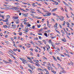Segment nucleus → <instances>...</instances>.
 I'll list each match as a JSON object with an SVG mask.
<instances>
[{"instance_id":"60","label":"nucleus","mask_w":74,"mask_h":74,"mask_svg":"<svg viewBox=\"0 0 74 74\" xmlns=\"http://www.w3.org/2000/svg\"><path fill=\"white\" fill-rule=\"evenodd\" d=\"M52 47H53V48H55V46H53V45L52 46Z\"/></svg>"},{"instance_id":"9","label":"nucleus","mask_w":74,"mask_h":74,"mask_svg":"<svg viewBox=\"0 0 74 74\" xmlns=\"http://www.w3.org/2000/svg\"><path fill=\"white\" fill-rule=\"evenodd\" d=\"M35 64L37 66H38V67H39V66H40V64H38V63H35Z\"/></svg>"},{"instance_id":"54","label":"nucleus","mask_w":74,"mask_h":74,"mask_svg":"<svg viewBox=\"0 0 74 74\" xmlns=\"http://www.w3.org/2000/svg\"><path fill=\"white\" fill-rule=\"evenodd\" d=\"M42 15H43V16H44L45 17V16H47V15H46V14H45V15L43 14H42Z\"/></svg>"},{"instance_id":"14","label":"nucleus","mask_w":74,"mask_h":74,"mask_svg":"<svg viewBox=\"0 0 74 74\" xmlns=\"http://www.w3.org/2000/svg\"><path fill=\"white\" fill-rule=\"evenodd\" d=\"M54 3H55V4L56 5H58V4H59V3L57 2H56V1H55Z\"/></svg>"},{"instance_id":"55","label":"nucleus","mask_w":74,"mask_h":74,"mask_svg":"<svg viewBox=\"0 0 74 74\" xmlns=\"http://www.w3.org/2000/svg\"><path fill=\"white\" fill-rule=\"evenodd\" d=\"M14 39H17V38L16 36H14Z\"/></svg>"},{"instance_id":"59","label":"nucleus","mask_w":74,"mask_h":74,"mask_svg":"<svg viewBox=\"0 0 74 74\" xmlns=\"http://www.w3.org/2000/svg\"><path fill=\"white\" fill-rule=\"evenodd\" d=\"M39 39H40V40H41V38H42L41 37L39 36Z\"/></svg>"},{"instance_id":"1","label":"nucleus","mask_w":74,"mask_h":74,"mask_svg":"<svg viewBox=\"0 0 74 74\" xmlns=\"http://www.w3.org/2000/svg\"><path fill=\"white\" fill-rule=\"evenodd\" d=\"M64 19V17H63V16H60V17L59 18V19L60 20V21H63V20Z\"/></svg>"},{"instance_id":"44","label":"nucleus","mask_w":74,"mask_h":74,"mask_svg":"<svg viewBox=\"0 0 74 74\" xmlns=\"http://www.w3.org/2000/svg\"><path fill=\"white\" fill-rule=\"evenodd\" d=\"M30 62V63H32V64H34V62L33 61H32V60H31Z\"/></svg>"},{"instance_id":"38","label":"nucleus","mask_w":74,"mask_h":74,"mask_svg":"<svg viewBox=\"0 0 74 74\" xmlns=\"http://www.w3.org/2000/svg\"><path fill=\"white\" fill-rule=\"evenodd\" d=\"M5 43H8L9 42L7 40H5Z\"/></svg>"},{"instance_id":"43","label":"nucleus","mask_w":74,"mask_h":74,"mask_svg":"<svg viewBox=\"0 0 74 74\" xmlns=\"http://www.w3.org/2000/svg\"><path fill=\"white\" fill-rule=\"evenodd\" d=\"M34 28H35V26H33L32 27V29H34Z\"/></svg>"},{"instance_id":"47","label":"nucleus","mask_w":74,"mask_h":74,"mask_svg":"<svg viewBox=\"0 0 74 74\" xmlns=\"http://www.w3.org/2000/svg\"><path fill=\"white\" fill-rule=\"evenodd\" d=\"M44 20H45V19H44V18L42 19V22H43V21H44Z\"/></svg>"},{"instance_id":"62","label":"nucleus","mask_w":74,"mask_h":74,"mask_svg":"<svg viewBox=\"0 0 74 74\" xmlns=\"http://www.w3.org/2000/svg\"><path fill=\"white\" fill-rule=\"evenodd\" d=\"M57 65L59 67H60V65L59 64H57Z\"/></svg>"},{"instance_id":"50","label":"nucleus","mask_w":74,"mask_h":74,"mask_svg":"<svg viewBox=\"0 0 74 74\" xmlns=\"http://www.w3.org/2000/svg\"><path fill=\"white\" fill-rule=\"evenodd\" d=\"M21 40H22V41H23L24 40V39H23L22 38H21Z\"/></svg>"},{"instance_id":"15","label":"nucleus","mask_w":74,"mask_h":74,"mask_svg":"<svg viewBox=\"0 0 74 74\" xmlns=\"http://www.w3.org/2000/svg\"><path fill=\"white\" fill-rule=\"evenodd\" d=\"M22 14L24 16H25V17H27V15H26L25 14L23 13H22Z\"/></svg>"},{"instance_id":"28","label":"nucleus","mask_w":74,"mask_h":74,"mask_svg":"<svg viewBox=\"0 0 74 74\" xmlns=\"http://www.w3.org/2000/svg\"><path fill=\"white\" fill-rule=\"evenodd\" d=\"M54 27H55V29H58L57 26H55V25H54Z\"/></svg>"},{"instance_id":"16","label":"nucleus","mask_w":74,"mask_h":74,"mask_svg":"<svg viewBox=\"0 0 74 74\" xmlns=\"http://www.w3.org/2000/svg\"><path fill=\"white\" fill-rule=\"evenodd\" d=\"M51 43H52V40L50 39L49 41V44H51Z\"/></svg>"},{"instance_id":"26","label":"nucleus","mask_w":74,"mask_h":74,"mask_svg":"<svg viewBox=\"0 0 74 74\" xmlns=\"http://www.w3.org/2000/svg\"><path fill=\"white\" fill-rule=\"evenodd\" d=\"M22 62H25V63H26V61L24 59V60H23V61Z\"/></svg>"},{"instance_id":"33","label":"nucleus","mask_w":74,"mask_h":74,"mask_svg":"<svg viewBox=\"0 0 74 74\" xmlns=\"http://www.w3.org/2000/svg\"><path fill=\"white\" fill-rule=\"evenodd\" d=\"M5 22H8V18H7L5 20Z\"/></svg>"},{"instance_id":"10","label":"nucleus","mask_w":74,"mask_h":74,"mask_svg":"<svg viewBox=\"0 0 74 74\" xmlns=\"http://www.w3.org/2000/svg\"><path fill=\"white\" fill-rule=\"evenodd\" d=\"M28 66L29 67H30V68L31 69H33V68L32 66H31L30 65V64H28Z\"/></svg>"},{"instance_id":"27","label":"nucleus","mask_w":74,"mask_h":74,"mask_svg":"<svg viewBox=\"0 0 74 74\" xmlns=\"http://www.w3.org/2000/svg\"><path fill=\"white\" fill-rule=\"evenodd\" d=\"M22 34V32H20L19 33V34L20 36H21Z\"/></svg>"},{"instance_id":"42","label":"nucleus","mask_w":74,"mask_h":74,"mask_svg":"<svg viewBox=\"0 0 74 74\" xmlns=\"http://www.w3.org/2000/svg\"><path fill=\"white\" fill-rule=\"evenodd\" d=\"M25 29H26V30L27 31L28 30V27H25Z\"/></svg>"},{"instance_id":"19","label":"nucleus","mask_w":74,"mask_h":74,"mask_svg":"<svg viewBox=\"0 0 74 74\" xmlns=\"http://www.w3.org/2000/svg\"><path fill=\"white\" fill-rule=\"evenodd\" d=\"M30 14L31 15V16H33V17L34 18V14Z\"/></svg>"},{"instance_id":"53","label":"nucleus","mask_w":74,"mask_h":74,"mask_svg":"<svg viewBox=\"0 0 74 74\" xmlns=\"http://www.w3.org/2000/svg\"><path fill=\"white\" fill-rule=\"evenodd\" d=\"M49 53L51 54V55H52V53L51 51H49Z\"/></svg>"},{"instance_id":"39","label":"nucleus","mask_w":74,"mask_h":74,"mask_svg":"<svg viewBox=\"0 0 74 74\" xmlns=\"http://www.w3.org/2000/svg\"><path fill=\"white\" fill-rule=\"evenodd\" d=\"M0 13H1V14H3V13H4V12L3 11H0Z\"/></svg>"},{"instance_id":"7","label":"nucleus","mask_w":74,"mask_h":74,"mask_svg":"<svg viewBox=\"0 0 74 74\" xmlns=\"http://www.w3.org/2000/svg\"><path fill=\"white\" fill-rule=\"evenodd\" d=\"M61 73H66V71L64 70H63L61 71Z\"/></svg>"},{"instance_id":"23","label":"nucleus","mask_w":74,"mask_h":74,"mask_svg":"<svg viewBox=\"0 0 74 74\" xmlns=\"http://www.w3.org/2000/svg\"><path fill=\"white\" fill-rule=\"evenodd\" d=\"M16 25H14L13 27V29H15L16 28Z\"/></svg>"},{"instance_id":"31","label":"nucleus","mask_w":74,"mask_h":74,"mask_svg":"<svg viewBox=\"0 0 74 74\" xmlns=\"http://www.w3.org/2000/svg\"><path fill=\"white\" fill-rule=\"evenodd\" d=\"M34 39L35 40H38V39L37 38H34Z\"/></svg>"},{"instance_id":"13","label":"nucleus","mask_w":74,"mask_h":74,"mask_svg":"<svg viewBox=\"0 0 74 74\" xmlns=\"http://www.w3.org/2000/svg\"><path fill=\"white\" fill-rule=\"evenodd\" d=\"M55 30H56V31L57 32H58V33H59V34H60V32L59 31H58L56 29H55Z\"/></svg>"},{"instance_id":"32","label":"nucleus","mask_w":74,"mask_h":74,"mask_svg":"<svg viewBox=\"0 0 74 74\" xmlns=\"http://www.w3.org/2000/svg\"><path fill=\"white\" fill-rule=\"evenodd\" d=\"M38 35H40L41 36H42V34L41 33H38Z\"/></svg>"},{"instance_id":"34","label":"nucleus","mask_w":74,"mask_h":74,"mask_svg":"<svg viewBox=\"0 0 74 74\" xmlns=\"http://www.w3.org/2000/svg\"><path fill=\"white\" fill-rule=\"evenodd\" d=\"M20 58V59L21 60H22V62H23V60H24V59H23V58Z\"/></svg>"},{"instance_id":"52","label":"nucleus","mask_w":74,"mask_h":74,"mask_svg":"<svg viewBox=\"0 0 74 74\" xmlns=\"http://www.w3.org/2000/svg\"><path fill=\"white\" fill-rule=\"evenodd\" d=\"M8 61L9 62H11L12 61L11 60V59H10L8 60Z\"/></svg>"},{"instance_id":"3","label":"nucleus","mask_w":74,"mask_h":74,"mask_svg":"<svg viewBox=\"0 0 74 74\" xmlns=\"http://www.w3.org/2000/svg\"><path fill=\"white\" fill-rule=\"evenodd\" d=\"M61 40L63 42H66V40L65 38H64L63 39H62Z\"/></svg>"},{"instance_id":"11","label":"nucleus","mask_w":74,"mask_h":74,"mask_svg":"<svg viewBox=\"0 0 74 74\" xmlns=\"http://www.w3.org/2000/svg\"><path fill=\"white\" fill-rule=\"evenodd\" d=\"M57 59H58V60H59V61H60V62H62V60H61L60 59V58H59V57H57Z\"/></svg>"},{"instance_id":"46","label":"nucleus","mask_w":74,"mask_h":74,"mask_svg":"<svg viewBox=\"0 0 74 74\" xmlns=\"http://www.w3.org/2000/svg\"><path fill=\"white\" fill-rule=\"evenodd\" d=\"M36 63H38L39 61H38V60H36Z\"/></svg>"},{"instance_id":"12","label":"nucleus","mask_w":74,"mask_h":74,"mask_svg":"<svg viewBox=\"0 0 74 74\" xmlns=\"http://www.w3.org/2000/svg\"><path fill=\"white\" fill-rule=\"evenodd\" d=\"M38 70H40L42 71H44V70L40 69V68H38Z\"/></svg>"},{"instance_id":"22","label":"nucleus","mask_w":74,"mask_h":74,"mask_svg":"<svg viewBox=\"0 0 74 74\" xmlns=\"http://www.w3.org/2000/svg\"><path fill=\"white\" fill-rule=\"evenodd\" d=\"M7 18H8V19H9V18H10V16L9 15H7Z\"/></svg>"},{"instance_id":"64","label":"nucleus","mask_w":74,"mask_h":74,"mask_svg":"<svg viewBox=\"0 0 74 74\" xmlns=\"http://www.w3.org/2000/svg\"><path fill=\"white\" fill-rule=\"evenodd\" d=\"M43 49H44V51H45V47H43Z\"/></svg>"},{"instance_id":"35","label":"nucleus","mask_w":74,"mask_h":74,"mask_svg":"<svg viewBox=\"0 0 74 74\" xmlns=\"http://www.w3.org/2000/svg\"><path fill=\"white\" fill-rule=\"evenodd\" d=\"M65 5L66 6H68V7L69 6V4H67V3H66L65 4Z\"/></svg>"},{"instance_id":"41","label":"nucleus","mask_w":74,"mask_h":74,"mask_svg":"<svg viewBox=\"0 0 74 74\" xmlns=\"http://www.w3.org/2000/svg\"><path fill=\"white\" fill-rule=\"evenodd\" d=\"M66 23L68 25H70V24H69V22H66Z\"/></svg>"},{"instance_id":"58","label":"nucleus","mask_w":74,"mask_h":74,"mask_svg":"<svg viewBox=\"0 0 74 74\" xmlns=\"http://www.w3.org/2000/svg\"><path fill=\"white\" fill-rule=\"evenodd\" d=\"M51 1L52 2H54V3L55 2V1L53 0H51Z\"/></svg>"},{"instance_id":"2","label":"nucleus","mask_w":74,"mask_h":74,"mask_svg":"<svg viewBox=\"0 0 74 74\" xmlns=\"http://www.w3.org/2000/svg\"><path fill=\"white\" fill-rule=\"evenodd\" d=\"M51 15V13H48L46 14V15L47 16H50Z\"/></svg>"},{"instance_id":"40","label":"nucleus","mask_w":74,"mask_h":74,"mask_svg":"<svg viewBox=\"0 0 74 74\" xmlns=\"http://www.w3.org/2000/svg\"><path fill=\"white\" fill-rule=\"evenodd\" d=\"M65 23H66V22H65V21H64V23L62 24V25L63 26H64V25H65Z\"/></svg>"},{"instance_id":"25","label":"nucleus","mask_w":74,"mask_h":74,"mask_svg":"<svg viewBox=\"0 0 74 74\" xmlns=\"http://www.w3.org/2000/svg\"><path fill=\"white\" fill-rule=\"evenodd\" d=\"M53 58L54 60H56V61H57V59H56V58H55V57L54 56H53Z\"/></svg>"},{"instance_id":"24","label":"nucleus","mask_w":74,"mask_h":74,"mask_svg":"<svg viewBox=\"0 0 74 74\" xmlns=\"http://www.w3.org/2000/svg\"><path fill=\"white\" fill-rule=\"evenodd\" d=\"M47 69H48V70H51V68L49 66H47Z\"/></svg>"},{"instance_id":"51","label":"nucleus","mask_w":74,"mask_h":74,"mask_svg":"<svg viewBox=\"0 0 74 74\" xmlns=\"http://www.w3.org/2000/svg\"><path fill=\"white\" fill-rule=\"evenodd\" d=\"M28 59H29V60H32V59H31V58H30V57H28Z\"/></svg>"},{"instance_id":"45","label":"nucleus","mask_w":74,"mask_h":74,"mask_svg":"<svg viewBox=\"0 0 74 74\" xmlns=\"http://www.w3.org/2000/svg\"><path fill=\"white\" fill-rule=\"evenodd\" d=\"M52 73H54V74H56V71H54Z\"/></svg>"},{"instance_id":"6","label":"nucleus","mask_w":74,"mask_h":74,"mask_svg":"<svg viewBox=\"0 0 74 74\" xmlns=\"http://www.w3.org/2000/svg\"><path fill=\"white\" fill-rule=\"evenodd\" d=\"M13 18L14 19H18V16H13Z\"/></svg>"},{"instance_id":"30","label":"nucleus","mask_w":74,"mask_h":74,"mask_svg":"<svg viewBox=\"0 0 74 74\" xmlns=\"http://www.w3.org/2000/svg\"><path fill=\"white\" fill-rule=\"evenodd\" d=\"M31 45L29 43H27L26 45Z\"/></svg>"},{"instance_id":"18","label":"nucleus","mask_w":74,"mask_h":74,"mask_svg":"<svg viewBox=\"0 0 74 74\" xmlns=\"http://www.w3.org/2000/svg\"><path fill=\"white\" fill-rule=\"evenodd\" d=\"M3 61L5 63H8V62L7 61H4V60H3Z\"/></svg>"},{"instance_id":"36","label":"nucleus","mask_w":74,"mask_h":74,"mask_svg":"<svg viewBox=\"0 0 74 74\" xmlns=\"http://www.w3.org/2000/svg\"><path fill=\"white\" fill-rule=\"evenodd\" d=\"M27 25L28 26V27H30V26H31L30 24H28Z\"/></svg>"},{"instance_id":"49","label":"nucleus","mask_w":74,"mask_h":74,"mask_svg":"<svg viewBox=\"0 0 74 74\" xmlns=\"http://www.w3.org/2000/svg\"><path fill=\"white\" fill-rule=\"evenodd\" d=\"M51 72H52V73L54 71H53V69H51Z\"/></svg>"},{"instance_id":"56","label":"nucleus","mask_w":74,"mask_h":74,"mask_svg":"<svg viewBox=\"0 0 74 74\" xmlns=\"http://www.w3.org/2000/svg\"><path fill=\"white\" fill-rule=\"evenodd\" d=\"M61 10H62V11H64V10L63 9V8L61 7Z\"/></svg>"},{"instance_id":"5","label":"nucleus","mask_w":74,"mask_h":74,"mask_svg":"<svg viewBox=\"0 0 74 74\" xmlns=\"http://www.w3.org/2000/svg\"><path fill=\"white\" fill-rule=\"evenodd\" d=\"M56 10H57V8H54L51 10L52 12H53L54 11H55Z\"/></svg>"},{"instance_id":"17","label":"nucleus","mask_w":74,"mask_h":74,"mask_svg":"<svg viewBox=\"0 0 74 74\" xmlns=\"http://www.w3.org/2000/svg\"><path fill=\"white\" fill-rule=\"evenodd\" d=\"M14 9H18V8L16 7H14L13 8L12 10H14Z\"/></svg>"},{"instance_id":"8","label":"nucleus","mask_w":74,"mask_h":74,"mask_svg":"<svg viewBox=\"0 0 74 74\" xmlns=\"http://www.w3.org/2000/svg\"><path fill=\"white\" fill-rule=\"evenodd\" d=\"M16 23L17 24H18L19 23V19H17V21L16 22Z\"/></svg>"},{"instance_id":"21","label":"nucleus","mask_w":74,"mask_h":74,"mask_svg":"<svg viewBox=\"0 0 74 74\" xmlns=\"http://www.w3.org/2000/svg\"><path fill=\"white\" fill-rule=\"evenodd\" d=\"M43 31V29L42 28H41L40 30H39V32H42Z\"/></svg>"},{"instance_id":"29","label":"nucleus","mask_w":74,"mask_h":74,"mask_svg":"<svg viewBox=\"0 0 74 74\" xmlns=\"http://www.w3.org/2000/svg\"><path fill=\"white\" fill-rule=\"evenodd\" d=\"M28 70L29 71L30 73H32V70H30V69H28Z\"/></svg>"},{"instance_id":"63","label":"nucleus","mask_w":74,"mask_h":74,"mask_svg":"<svg viewBox=\"0 0 74 74\" xmlns=\"http://www.w3.org/2000/svg\"><path fill=\"white\" fill-rule=\"evenodd\" d=\"M66 17L67 18H69V16H68V15H67V14H66Z\"/></svg>"},{"instance_id":"61","label":"nucleus","mask_w":74,"mask_h":74,"mask_svg":"<svg viewBox=\"0 0 74 74\" xmlns=\"http://www.w3.org/2000/svg\"><path fill=\"white\" fill-rule=\"evenodd\" d=\"M0 24H1V25H3V22H0Z\"/></svg>"},{"instance_id":"48","label":"nucleus","mask_w":74,"mask_h":74,"mask_svg":"<svg viewBox=\"0 0 74 74\" xmlns=\"http://www.w3.org/2000/svg\"><path fill=\"white\" fill-rule=\"evenodd\" d=\"M38 12H39V14H43V13L41 12V11H40V10Z\"/></svg>"},{"instance_id":"57","label":"nucleus","mask_w":74,"mask_h":74,"mask_svg":"<svg viewBox=\"0 0 74 74\" xmlns=\"http://www.w3.org/2000/svg\"><path fill=\"white\" fill-rule=\"evenodd\" d=\"M51 20H52V21H53V22L55 21V20H54L53 18H51Z\"/></svg>"},{"instance_id":"4","label":"nucleus","mask_w":74,"mask_h":74,"mask_svg":"<svg viewBox=\"0 0 74 74\" xmlns=\"http://www.w3.org/2000/svg\"><path fill=\"white\" fill-rule=\"evenodd\" d=\"M9 56H11V57H12V58H13L14 59H15V57H14V56L12 54H10Z\"/></svg>"},{"instance_id":"37","label":"nucleus","mask_w":74,"mask_h":74,"mask_svg":"<svg viewBox=\"0 0 74 74\" xmlns=\"http://www.w3.org/2000/svg\"><path fill=\"white\" fill-rule=\"evenodd\" d=\"M37 26L38 28H40V26H41V25H37Z\"/></svg>"},{"instance_id":"20","label":"nucleus","mask_w":74,"mask_h":74,"mask_svg":"<svg viewBox=\"0 0 74 74\" xmlns=\"http://www.w3.org/2000/svg\"><path fill=\"white\" fill-rule=\"evenodd\" d=\"M44 35L45 36H46V37H48V35H47V33H45L44 34Z\"/></svg>"}]
</instances>
